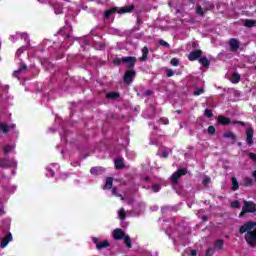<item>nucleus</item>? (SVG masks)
<instances>
[{"instance_id": "1", "label": "nucleus", "mask_w": 256, "mask_h": 256, "mask_svg": "<svg viewBox=\"0 0 256 256\" xmlns=\"http://www.w3.org/2000/svg\"><path fill=\"white\" fill-rule=\"evenodd\" d=\"M239 233L243 235V233H246L244 236L245 241L250 245V247H253V245H256V222L255 221H248L244 223L239 228Z\"/></svg>"}, {"instance_id": "18", "label": "nucleus", "mask_w": 256, "mask_h": 256, "mask_svg": "<svg viewBox=\"0 0 256 256\" xmlns=\"http://www.w3.org/2000/svg\"><path fill=\"white\" fill-rule=\"evenodd\" d=\"M224 245H225V241H223V239H217L214 242V248H216L218 251H221Z\"/></svg>"}, {"instance_id": "8", "label": "nucleus", "mask_w": 256, "mask_h": 256, "mask_svg": "<svg viewBox=\"0 0 256 256\" xmlns=\"http://www.w3.org/2000/svg\"><path fill=\"white\" fill-rule=\"evenodd\" d=\"M126 235L127 234H125V231H123V229L121 228H116L112 232V236H113V239H115V241H123Z\"/></svg>"}, {"instance_id": "31", "label": "nucleus", "mask_w": 256, "mask_h": 256, "mask_svg": "<svg viewBox=\"0 0 256 256\" xmlns=\"http://www.w3.org/2000/svg\"><path fill=\"white\" fill-rule=\"evenodd\" d=\"M244 185H245V187H251V185H253V178L245 177L244 178Z\"/></svg>"}, {"instance_id": "29", "label": "nucleus", "mask_w": 256, "mask_h": 256, "mask_svg": "<svg viewBox=\"0 0 256 256\" xmlns=\"http://www.w3.org/2000/svg\"><path fill=\"white\" fill-rule=\"evenodd\" d=\"M205 93V89L203 87H198L196 90L193 92L194 97H199V95H203Z\"/></svg>"}, {"instance_id": "12", "label": "nucleus", "mask_w": 256, "mask_h": 256, "mask_svg": "<svg viewBox=\"0 0 256 256\" xmlns=\"http://www.w3.org/2000/svg\"><path fill=\"white\" fill-rule=\"evenodd\" d=\"M135 11V5L131 4L128 6H123L120 9L118 8L119 15H124V13H133Z\"/></svg>"}, {"instance_id": "61", "label": "nucleus", "mask_w": 256, "mask_h": 256, "mask_svg": "<svg viewBox=\"0 0 256 256\" xmlns=\"http://www.w3.org/2000/svg\"><path fill=\"white\" fill-rule=\"evenodd\" d=\"M254 70L256 71V66H255Z\"/></svg>"}, {"instance_id": "2", "label": "nucleus", "mask_w": 256, "mask_h": 256, "mask_svg": "<svg viewBox=\"0 0 256 256\" xmlns=\"http://www.w3.org/2000/svg\"><path fill=\"white\" fill-rule=\"evenodd\" d=\"M244 205L242 211L239 214V217H245L246 213H256V204L253 201L244 200Z\"/></svg>"}, {"instance_id": "33", "label": "nucleus", "mask_w": 256, "mask_h": 256, "mask_svg": "<svg viewBox=\"0 0 256 256\" xmlns=\"http://www.w3.org/2000/svg\"><path fill=\"white\" fill-rule=\"evenodd\" d=\"M232 209H241V203H239V200H235L231 202Z\"/></svg>"}, {"instance_id": "59", "label": "nucleus", "mask_w": 256, "mask_h": 256, "mask_svg": "<svg viewBox=\"0 0 256 256\" xmlns=\"http://www.w3.org/2000/svg\"><path fill=\"white\" fill-rule=\"evenodd\" d=\"M204 11H209V8H205Z\"/></svg>"}, {"instance_id": "5", "label": "nucleus", "mask_w": 256, "mask_h": 256, "mask_svg": "<svg viewBox=\"0 0 256 256\" xmlns=\"http://www.w3.org/2000/svg\"><path fill=\"white\" fill-rule=\"evenodd\" d=\"M137 77V72L135 70H126L123 76V81L126 85H131Z\"/></svg>"}, {"instance_id": "37", "label": "nucleus", "mask_w": 256, "mask_h": 256, "mask_svg": "<svg viewBox=\"0 0 256 256\" xmlns=\"http://www.w3.org/2000/svg\"><path fill=\"white\" fill-rule=\"evenodd\" d=\"M204 115H205V117H208V119H211V117H213V111L206 109L204 111Z\"/></svg>"}, {"instance_id": "49", "label": "nucleus", "mask_w": 256, "mask_h": 256, "mask_svg": "<svg viewBox=\"0 0 256 256\" xmlns=\"http://www.w3.org/2000/svg\"><path fill=\"white\" fill-rule=\"evenodd\" d=\"M116 197H119L121 201H125V197L122 194H118Z\"/></svg>"}, {"instance_id": "32", "label": "nucleus", "mask_w": 256, "mask_h": 256, "mask_svg": "<svg viewBox=\"0 0 256 256\" xmlns=\"http://www.w3.org/2000/svg\"><path fill=\"white\" fill-rule=\"evenodd\" d=\"M119 217L122 221H125V219H127V213L125 212V209L121 208L119 210Z\"/></svg>"}, {"instance_id": "19", "label": "nucleus", "mask_w": 256, "mask_h": 256, "mask_svg": "<svg viewBox=\"0 0 256 256\" xmlns=\"http://www.w3.org/2000/svg\"><path fill=\"white\" fill-rule=\"evenodd\" d=\"M244 27H247L248 29L256 27V20L246 19L244 21Z\"/></svg>"}, {"instance_id": "4", "label": "nucleus", "mask_w": 256, "mask_h": 256, "mask_svg": "<svg viewBox=\"0 0 256 256\" xmlns=\"http://www.w3.org/2000/svg\"><path fill=\"white\" fill-rule=\"evenodd\" d=\"M92 243L96 245L97 251H103V249L111 247V243H109L108 240L99 241L97 237L92 238Z\"/></svg>"}, {"instance_id": "25", "label": "nucleus", "mask_w": 256, "mask_h": 256, "mask_svg": "<svg viewBox=\"0 0 256 256\" xmlns=\"http://www.w3.org/2000/svg\"><path fill=\"white\" fill-rule=\"evenodd\" d=\"M241 81V75L239 73H233L231 77V83L237 84Z\"/></svg>"}, {"instance_id": "13", "label": "nucleus", "mask_w": 256, "mask_h": 256, "mask_svg": "<svg viewBox=\"0 0 256 256\" xmlns=\"http://www.w3.org/2000/svg\"><path fill=\"white\" fill-rule=\"evenodd\" d=\"M229 47H230V51H232V53H235L236 51H238L239 40L235 39V38L230 39Z\"/></svg>"}, {"instance_id": "17", "label": "nucleus", "mask_w": 256, "mask_h": 256, "mask_svg": "<svg viewBox=\"0 0 256 256\" xmlns=\"http://www.w3.org/2000/svg\"><path fill=\"white\" fill-rule=\"evenodd\" d=\"M11 127L5 123V122H0V131H2V133H4V135H7V133H9Z\"/></svg>"}, {"instance_id": "7", "label": "nucleus", "mask_w": 256, "mask_h": 256, "mask_svg": "<svg viewBox=\"0 0 256 256\" xmlns=\"http://www.w3.org/2000/svg\"><path fill=\"white\" fill-rule=\"evenodd\" d=\"M122 63H126L128 70L135 69V63H137V57L135 56H126L122 58Z\"/></svg>"}, {"instance_id": "41", "label": "nucleus", "mask_w": 256, "mask_h": 256, "mask_svg": "<svg viewBox=\"0 0 256 256\" xmlns=\"http://www.w3.org/2000/svg\"><path fill=\"white\" fill-rule=\"evenodd\" d=\"M215 126H209L208 127V134L209 135H215Z\"/></svg>"}, {"instance_id": "26", "label": "nucleus", "mask_w": 256, "mask_h": 256, "mask_svg": "<svg viewBox=\"0 0 256 256\" xmlns=\"http://www.w3.org/2000/svg\"><path fill=\"white\" fill-rule=\"evenodd\" d=\"M122 240L124 241L127 249H131V247H133V244H131V237H129L128 235L124 236Z\"/></svg>"}, {"instance_id": "55", "label": "nucleus", "mask_w": 256, "mask_h": 256, "mask_svg": "<svg viewBox=\"0 0 256 256\" xmlns=\"http://www.w3.org/2000/svg\"><path fill=\"white\" fill-rule=\"evenodd\" d=\"M146 95H151V90H148V91L146 92Z\"/></svg>"}, {"instance_id": "38", "label": "nucleus", "mask_w": 256, "mask_h": 256, "mask_svg": "<svg viewBox=\"0 0 256 256\" xmlns=\"http://www.w3.org/2000/svg\"><path fill=\"white\" fill-rule=\"evenodd\" d=\"M170 63H171V65H173V67H178L179 66V59L172 58Z\"/></svg>"}, {"instance_id": "16", "label": "nucleus", "mask_w": 256, "mask_h": 256, "mask_svg": "<svg viewBox=\"0 0 256 256\" xmlns=\"http://www.w3.org/2000/svg\"><path fill=\"white\" fill-rule=\"evenodd\" d=\"M0 167H2V169H8V167H11V161L7 158H1Z\"/></svg>"}, {"instance_id": "56", "label": "nucleus", "mask_w": 256, "mask_h": 256, "mask_svg": "<svg viewBox=\"0 0 256 256\" xmlns=\"http://www.w3.org/2000/svg\"><path fill=\"white\" fill-rule=\"evenodd\" d=\"M203 221H207V216H203Z\"/></svg>"}, {"instance_id": "47", "label": "nucleus", "mask_w": 256, "mask_h": 256, "mask_svg": "<svg viewBox=\"0 0 256 256\" xmlns=\"http://www.w3.org/2000/svg\"><path fill=\"white\" fill-rule=\"evenodd\" d=\"M112 195H114L115 197L119 195V193H117V187L112 188Z\"/></svg>"}, {"instance_id": "28", "label": "nucleus", "mask_w": 256, "mask_h": 256, "mask_svg": "<svg viewBox=\"0 0 256 256\" xmlns=\"http://www.w3.org/2000/svg\"><path fill=\"white\" fill-rule=\"evenodd\" d=\"M232 191H237L239 189V181L236 177H232Z\"/></svg>"}, {"instance_id": "44", "label": "nucleus", "mask_w": 256, "mask_h": 256, "mask_svg": "<svg viewBox=\"0 0 256 256\" xmlns=\"http://www.w3.org/2000/svg\"><path fill=\"white\" fill-rule=\"evenodd\" d=\"M27 69V65H22L18 70L15 71V73H21V71H25Z\"/></svg>"}, {"instance_id": "15", "label": "nucleus", "mask_w": 256, "mask_h": 256, "mask_svg": "<svg viewBox=\"0 0 256 256\" xmlns=\"http://www.w3.org/2000/svg\"><path fill=\"white\" fill-rule=\"evenodd\" d=\"M147 57H149V48L147 46H144L142 48V56L140 57V61H147Z\"/></svg>"}, {"instance_id": "52", "label": "nucleus", "mask_w": 256, "mask_h": 256, "mask_svg": "<svg viewBox=\"0 0 256 256\" xmlns=\"http://www.w3.org/2000/svg\"><path fill=\"white\" fill-rule=\"evenodd\" d=\"M209 181H211V179H209V178L204 179L203 180L204 185H205V183H209Z\"/></svg>"}, {"instance_id": "23", "label": "nucleus", "mask_w": 256, "mask_h": 256, "mask_svg": "<svg viewBox=\"0 0 256 256\" xmlns=\"http://www.w3.org/2000/svg\"><path fill=\"white\" fill-rule=\"evenodd\" d=\"M103 189H113V177H108Z\"/></svg>"}, {"instance_id": "60", "label": "nucleus", "mask_w": 256, "mask_h": 256, "mask_svg": "<svg viewBox=\"0 0 256 256\" xmlns=\"http://www.w3.org/2000/svg\"><path fill=\"white\" fill-rule=\"evenodd\" d=\"M136 30H137V31H139V27H138V28H136Z\"/></svg>"}, {"instance_id": "54", "label": "nucleus", "mask_w": 256, "mask_h": 256, "mask_svg": "<svg viewBox=\"0 0 256 256\" xmlns=\"http://www.w3.org/2000/svg\"><path fill=\"white\" fill-rule=\"evenodd\" d=\"M70 38H71V34H67L66 39H70Z\"/></svg>"}, {"instance_id": "6", "label": "nucleus", "mask_w": 256, "mask_h": 256, "mask_svg": "<svg viewBox=\"0 0 256 256\" xmlns=\"http://www.w3.org/2000/svg\"><path fill=\"white\" fill-rule=\"evenodd\" d=\"M182 175H187V168H179L176 172H174L171 176V182L174 185H177Z\"/></svg>"}, {"instance_id": "20", "label": "nucleus", "mask_w": 256, "mask_h": 256, "mask_svg": "<svg viewBox=\"0 0 256 256\" xmlns=\"http://www.w3.org/2000/svg\"><path fill=\"white\" fill-rule=\"evenodd\" d=\"M119 97H121V94L115 91L106 94V99H119Z\"/></svg>"}, {"instance_id": "48", "label": "nucleus", "mask_w": 256, "mask_h": 256, "mask_svg": "<svg viewBox=\"0 0 256 256\" xmlns=\"http://www.w3.org/2000/svg\"><path fill=\"white\" fill-rule=\"evenodd\" d=\"M190 255L191 256H197V251L196 250H191Z\"/></svg>"}, {"instance_id": "9", "label": "nucleus", "mask_w": 256, "mask_h": 256, "mask_svg": "<svg viewBox=\"0 0 256 256\" xmlns=\"http://www.w3.org/2000/svg\"><path fill=\"white\" fill-rule=\"evenodd\" d=\"M11 241H13V235L11 234V232H8L0 241L1 249H5V247H7L9 243H11Z\"/></svg>"}, {"instance_id": "35", "label": "nucleus", "mask_w": 256, "mask_h": 256, "mask_svg": "<svg viewBox=\"0 0 256 256\" xmlns=\"http://www.w3.org/2000/svg\"><path fill=\"white\" fill-rule=\"evenodd\" d=\"M159 45H161V47H166L167 49H169V47H171V45H169L165 40L160 39L158 40Z\"/></svg>"}, {"instance_id": "36", "label": "nucleus", "mask_w": 256, "mask_h": 256, "mask_svg": "<svg viewBox=\"0 0 256 256\" xmlns=\"http://www.w3.org/2000/svg\"><path fill=\"white\" fill-rule=\"evenodd\" d=\"M152 191H153L154 193H159V191H161V186H160L159 184H154V185L152 186Z\"/></svg>"}, {"instance_id": "11", "label": "nucleus", "mask_w": 256, "mask_h": 256, "mask_svg": "<svg viewBox=\"0 0 256 256\" xmlns=\"http://www.w3.org/2000/svg\"><path fill=\"white\" fill-rule=\"evenodd\" d=\"M201 55H203V50H194L189 53L188 59L189 61H197L200 59L199 57H201Z\"/></svg>"}, {"instance_id": "14", "label": "nucleus", "mask_w": 256, "mask_h": 256, "mask_svg": "<svg viewBox=\"0 0 256 256\" xmlns=\"http://www.w3.org/2000/svg\"><path fill=\"white\" fill-rule=\"evenodd\" d=\"M91 175H102V173H105V168L101 166L93 167L90 169Z\"/></svg>"}, {"instance_id": "24", "label": "nucleus", "mask_w": 256, "mask_h": 256, "mask_svg": "<svg viewBox=\"0 0 256 256\" xmlns=\"http://www.w3.org/2000/svg\"><path fill=\"white\" fill-rule=\"evenodd\" d=\"M199 63H201V65H203L204 67L208 68L211 65V61H209V59H207V57H202L200 59H198Z\"/></svg>"}, {"instance_id": "3", "label": "nucleus", "mask_w": 256, "mask_h": 256, "mask_svg": "<svg viewBox=\"0 0 256 256\" xmlns=\"http://www.w3.org/2000/svg\"><path fill=\"white\" fill-rule=\"evenodd\" d=\"M218 123L219 125H224V126L231 125V123L233 125H241L242 127H245L246 125V123L243 121H239V120L231 121V118L225 117L223 115L218 116Z\"/></svg>"}, {"instance_id": "53", "label": "nucleus", "mask_w": 256, "mask_h": 256, "mask_svg": "<svg viewBox=\"0 0 256 256\" xmlns=\"http://www.w3.org/2000/svg\"><path fill=\"white\" fill-rule=\"evenodd\" d=\"M252 177H254V179L256 181V170L252 173Z\"/></svg>"}, {"instance_id": "22", "label": "nucleus", "mask_w": 256, "mask_h": 256, "mask_svg": "<svg viewBox=\"0 0 256 256\" xmlns=\"http://www.w3.org/2000/svg\"><path fill=\"white\" fill-rule=\"evenodd\" d=\"M117 12H118V8L117 7L111 8L110 10H106L104 12V17L109 19V17H111V15H113V13H117Z\"/></svg>"}, {"instance_id": "39", "label": "nucleus", "mask_w": 256, "mask_h": 256, "mask_svg": "<svg viewBox=\"0 0 256 256\" xmlns=\"http://www.w3.org/2000/svg\"><path fill=\"white\" fill-rule=\"evenodd\" d=\"M215 249L216 248H208L207 251H206V256L215 255Z\"/></svg>"}, {"instance_id": "40", "label": "nucleus", "mask_w": 256, "mask_h": 256, "mask_svg": "<svg viewBox=\"0 0 256 256\" xmlns=\"http://www.w3.org/2000/svg\"><path fill=\"white\" fill-rule=\"evenodd\" d=\"M113 63H114V65H121V63H123V58H115L114 60H113Z\"/></svg>"}, {"instance_id": "10", "label": "nucleus", "mask_w": 256, "mask_h": 256, "mask_svg": "<svg viewBox=\"0 0 256 256\" xmlns=\"http://www.w3.org/2000/svg\"><path fill=\"white\" fill-rule=\"evenodd\" d=\"M253 135H255V130L253 127H248L246 129V143L251 147L253 145Z\"/></svg>"}, {"instance_id": "27", "label": "nucleus", "mask_w": 256, "mask_h": 256, "mask_svg": "<svg viewBox=\"0 0 256 256\" xmlns=\"http://www.w3.org/2000/svg\"><path fill=\"white\" fill-rule=\"evenodd\" d=\"M223 137L225 139H232V141H235L237 139V136L233 132H225L223 134Z\"/></svg>"}, {"instance_id": "34", "label": "nucleus", "mask_w": 256, "mask_h": 256, "mask_svg": "<svg viewBox=\"0 0 256 256\" xmlns=\"http://www.w3.org/2000/svg\"><path fill=\"white\" fill-rule=\"evenodd\" d=\"M196 13H197V15H200V17H205V11H203V7H201V6H198L196 8Z\"/></svg>"}, {"instance_id": "43", "label": "nucleus", "mask_w": 256, "mask_h": 256, "mask_svg": "<svg viewBox=\"0 0 256 256\" xmlns=\"http://www.w3.org/2000/svg\"><path fill=\"white\" fill-rule=\"evenodd\" d=\"M162 125H169V119L168 118H160L159 120Z\"/></svg>"}, {"instance_id": "58", "label": "nucleus", "mask_w": 256, "mask_h": 256, "mask_svg": "<svg viewBox=\"0 0 256 256\" xmlns=\"http://www.w3.org/2000/svg\"><path fill=\"white\" fill-rule=\"evenodd\" d=\"M242 143L241 142H238V147H241Z\"/></svg>"}, {"instance_id": "50", "label": "nucleus", "mask_w": 256, "mask_h": 256, "mask_svg": "<svg viewBox=\"0 0 256 256\" xmlns=\"http://www.w3.org/2000/svg\"><path fill=\"white\" fill-rule=\"evenodd\" d=\"M1 215H5V210L3 208H0V217Z\"/></svg>"}, {"instance_id": "57", "label": "nucleus", "mask_w": 256, "mask_h": 256, "mask_svg": "<svg viewBox=\"0 0 256 256\" xmlns=\"http://www.w3.org/2000/svg\"><path fill=\"white\" fill-rule=\"evenodd\" d=\"M177 113H178V114H181V113H183V111H181V110H177Z\"/></svg>"}, {"instance_id": "30", "label": "nucleus", "mask_w": 256, "mask_h": 256, "mask_svg": "<svg viewBox=\"0 0 256 256\" xmlns=\"http://www.w3.org/2000/svg\"><path fill=\"white\" fill-rule=\"evenodd\" d=\"M13 149H15L14 146L12 145H6L3 147V152H4V155H8V153H11V151H13Z\"/></svg>"}, {"instance_id": "45", "label": "nucleus", "mask_w": 256, "mask_h": 256, "mask_svg": "<svg viewBox=\"0 0 256 256\" xmlns=\"http://www.w3.org/2000/svg\"><path fill=\"white\" fill-rule=\"evenodd\" d=\"M248 157L252 159V161H256V154L255 153H249Z\"/></svg>"}, {"instance_id": "42", "label": "nucleus", "mask_w": 256, "mask_h": 256, "mask_svg": "<svg viewBox=\"0 0 256 256\" xmlns=\"http://www.w3.org/2000/svg\"><path fill=\"white\" fill-rule=\"evenodd\" d=\"M173 75H175V72H173L172 69H168L166 71V77H173Z\"/></svg>"}, {"instance_id": "51", "label": "nucleus", "mask_w": 256, "mask_h": 256, "mask_svg": "<svg viewBox=\"0 0 256 256\" xmlns=\"http://www.w3.org/2000/svg\"><path fill=\"white\" fill-rule=\"evenodd\" d=\"M143 21H141V18H137V25H141Z\"/></svg>"}, {"instance_id": "46", "label": "nucleus", "mask_w": 256, "mask_h": 256, "mask_svg": "<svg viewBox=\"0 0 256 256\" xmlns=\"http://www.w3.org/2000/svg\"><path fill=\"white\" fill-rule=\"evenodd\" d=\"M162 157H163L164 159H167V157H169V152H168L167 150H164V151L162 152Z\"/></svg>"}, {"instance_id": "21", "label": "nucleus", "mask_w": 256, "mask_h": 256, "mask_svg": "<svg viewBox=\"0 0 256 256\" xmlns=\"http://www.w3.org/2000/svg\"><path fill=\"white\" fill-rule=\"evenodd\" d=\"M114 165H115V169H124L125 164L123 163V159L121 158H117L114 161Z\"/></svg>"}]
</instances>
